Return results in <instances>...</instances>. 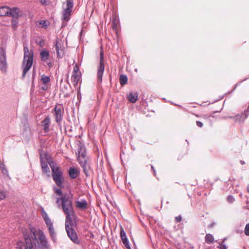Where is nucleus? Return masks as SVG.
Wrapping results in <instances>:
<instances>
[{"label":"nucleus","mask_w":249,"mask_h":249,"mask_svg":"<svg viewBox=\"0 0 249 249\" xmlns=\"http://www.w3.org/2000/svg\"><path fill=\"white\" fill-rule=\"evenodd\" d=\"M25 245L19 249H35L37 248H47V241L43 232L40 229L37 231L35 227L30 226L29 230L23 232Z\"/></svg>","instance_id":"obj_1"},{"label":"nucleus","mask_w":249,"mask_h":249,"mask_svg":"<svg viewBox=\"0 0 249 249\" xmlns=\"http://www.w3.org/2000/svg\"><path fill=\"white\" fill-rule=\"evenodd\" d=\"M56 203L61 202L63 212L66 214L65 223L73 222L72 217L75 215L72 205V201L69 195H63L57 198Z\"/></svg>","instance_id":"obj_2"},{"label":"nucleus","mask_w":249,"mask_h":249,"mask_svg":"<svg viewBox=\"0 0 249 249\" xmlns=\"http://www.w3.org/2000/svg\"><path fill=\"white\" fill-rule=\"evenodd\" d=\"M33 53L32 51L29 52L27 46H24V59L23 61V74L24 77L26 73L30 70L33 64Z\"/></svg>","instance_id":"obj_3"},{"label":"nucleus","mask_w":249,"mask_h":249,"mask_svg":"<svg viewBox=\"0 0 249 249\" xmlns=\"http://www.w3.org/2000/svg\"><path fill=\"white\" fill-rule=\"evenodd\" d=\"M73 7V0H67L66 7L63 9L62 12V26H66L67 22L70 20Z\"/></svg>","instance_id":"obj_4"},{"label":"nucleus","mask_w":249,"mask_h":249,"mask_svg":"<svg viewBox=\"0 0 249 249\" xmlns=\"http://www.w3.org/2000/svg\"><path fill=\"white\" fill-rule=\"evenodd\" d=\"M19 9L14 7L12 9L6 6L0 7V17H10L17 18L19 16Z\"/></svg>","instance_id":"obj_5"},{"label":"nucleus","mask_w":249,"mask_h":249,"mask_svg":"<svg viewBox=\"0 0 249 249\" xmlns=\"http://www.w3.org/2000/svg\"><path fill=\"white\" fill-rule=\"evenodd\" d=\"M73 222L65 223V229L68 237L75 244H79L80 241L78 239L75 230L72 228Z\"/></svg>","instance_id":"obj_6"},{"label":"nucleus","mask_w":249,"mask_h":249,"mask_svg":"<svg viewBox=\"0 0 249 249\" xmlns=\"http://www.w3.org/2000/svg\"><path fill=\"white\" fill-rule=\"evenodd\" d=\"M52 177L56 185L59 188H63V173L60 169H53Z\"/></svg>","instance_id":"obj_7"},{"label":"nucleus","mask_w":249,"mask_h":249,"mask_svg":"<svg viewBox=\"0 0 249 249\" xmlns=\"http://www.w3.org/2000/svg\"><path fill=\"white\" fill-rule=\"evenodd\" d=\"M105 70V65L104 63V52L101 51L100 53V63L97 68V82L101 84L102 81V77Z\"/></svg>","instance_id":"obj_8"},{"label":"nucleus","mask_w":249,"mask_h":249,"mask_svg":"<svg viewBox=\"0 0 249 249\" xmlns=\"http://www.w3.org/2000/svg\"><path fill=\"white\" fill-rule=\"evenodd\" d=\"M55 118V121L59 126H61V123L63 120L64 111L61 110L60 107L56 106L52 111Z\"/></svg>","instance_id":"obj_9"},{"label":"nucleus","mask_w":249,"mask_h":249,"mask_svg":"<svg viewBox=\"0 0 249 249\" xmlns=\"http://www.w3.org/2000/svg\"><path fill=\"white\" fill-rule=\"evenodd\" d=\"M78 145V161L79 162L80 160H87L86 158V148L83 143L80 141L77 142Z\"/></svg>","instance_id":"obj_10"},{"label":"nucleus","mask_w":249,"mask_h":249,"mask_svg":"<svg viewBox=\"0 0 249 249\" xmlns=\"http://www.w3.org/2000/svg\"><path fill=\"white\" fill-rule=\"evenodd\" d=\"M249 115V106L248 108L241 113V115L238 114L234 117L229 116L227 118L233 119L236 123H243Z\"/></svg>","instance_id":"obj_11"},{"label":"nucleus","mask_w":249,"mask_h":249,"mask_svg":"<svg viewBox=\"0 0 249 249\" xmlns=\"http://www.w3.org/2000/svg\"><path fill=\"white\" fill-rule=\"evenodd\" d=\"M82 167L84 173L86 177H89L92 172L89 163L87 161V160H80L79 162Z\"/></svg>","instance_id":"obj_12"},{"label":"nucleus","mask_w":249,"mask_h":249,"mask_svg":"<svg viewBox=\"0 0 249 249\" xmlns=\"http://www.w3.org/2000/svg\"><path fill=\"white\" fill-rule=\"evenodd\" d=\"M41 125L45 133H48L50 131L51 119L49 116H46L41 122Z\"/></svg>","instance_id":"obj_13"},{"label":"nucleus","mask_w":249,"mask_h":249,"mask_svg":"<svg viewBox=\"0 0 249 249\" xmlns=\"http://www.w3.org/2000/svg\"><path fill=\"white\" fill-rule=\"evenodd\" d=\"M54 47L55 48L57 57L58 58H62L64 55V48L59 43V40L56 39L54 42Z\"/></svg>","instance_id":"obj_14"},{"label":"nucleus","mask_w":249,"mask_h":249,"mask_svg":"<svg viewBox=\"0 0 249 249\" xmlns=\"http://www.w3.org/2000/svg\"><path fill=\"white\" fill-rule=\"evenodd\" d=\"M78 68L74 67L73 74L71 76V81L74 86H76L80 79V76L78 73Z\"/></svg>","instance_id":"obj_15"},{"label":"nucleus","mask_w":249,"mask_h":249,"mask_svg":"<svg viewBox=\"0 0 249 249\" xmlns=\"http://www.w3.org/2000/svg\"><path fill=\"white\" fill-rule=\"evenodd\" d=\"M40 162L43 173L45 174L49 173L50 170L48 165V163L46 160H44L41 156L40 157Z\"/></svg>","instance_id":"obj_16"},{"label":"nucleus","mask_w":249,"mask_h":249,"mask_svg":"<svg viewBox=\"0 0 249 249\" xmlns=\"http://www.w3.org/2000/svg\"><path fill=\"white\" fill-rule=\"evenodd\" d=\"M69 175L72 179L76 178L79 174L78 170L74 167H71L69 170Z\"/></svg>","instance_id":"obj_17"},{"label":"nucleus","mask_w":249,"mask_h":249,"mask_svg":"<svg viewBox=\"0 0 249 249\" xmlns=\"http://www.w3.org/2000/svg\"><path fill=\"white\" fill-rule=\"evenodd\" d=\"M138 98V94L137 92L130 93L127 95V99L128 101L132 103H135L137 102Z\"/></svg>","instance_id":"obj_18"},{"label":"nucleus","mask_w":249,"mask_h":249,"mask_svg":"<svg viewBox=\"0 0 249 249\" xmlns=\"http://www.w3.org/2000/svg\"><path fill=\"white\" fill-rule=\"evenodd\" d=\"M87 202L85 199H83L81 201H76V206L77 208L80 209H85L87 207Z\"/></svg>","instance_id":"obj_19"},{"label":"nucleus","mask_w":249,"mask_h":249,"mask_svg":"<svg viewBox=\"0 0 249 249\" xmlns=\"http://www.w3.org/2000/svg\"><path fill=\"white\" fill-rule=\"evenodd\" d=\"M41 59L43 62H46L49 58L50 54L48 51L43 50L40 52Z\"/></svg>","instance_id":"obj_20"},{"label":"nucleus","mask_w":249,"mask_h":249,"mask_svg":"<svg viewBox=\"0 0 249 249\" xmlns=\"http://www.w3.org/2000/svg\"><path fill=\"white\" fill-rule=\"evenodd\" d=\"M3 58L0 60L1 64L2 66L0 68V69L3 71H5L6 69V55L4 52L2 53Z\"/></svg>","instance_id":"obj_21"},{"label":"nucleus","mask_w":249,"mask_h":249,"mask_svg":"<svg viewBox=\"0 0 249 249\" xmlns=\"http://www.w3.org/2000/svg\"><path fill=\"white\" fill-rule=\"evenodd\" d=\"M49 232L50 236L53 242L55 241L56 240V233L55 232L53 226L52 227H48Z\"/></svg>","instance_id":"obj_22"},{"label":"nucleus","mask_w":249,"mask_h":249,"mask_svg":"<svg viewBox=\"0 0 249 249\" xmlns=\"http://www.w3.org/2000/svg\"><path fill=\"white\" fill-rule=\"evenodd\" d=\"M127 77L126 75L121 74L120 76V83L122 86L125 85L127 82Z\"/></svg>","instance_id":"obj_23"},{"label":"nucleus","mask_w":249,"mask_h":249,"mask_svg":"<svg viewBox=\"0 0 249 249\" xmlns=\"http://www.w3.org/2000/svg\"><path fill=\"white\" fill-rule=\"evenodd\" d=\"M0 169L3 175L8 176V172L3 163H0Z\"/></svg>","instance_id":"obj_24"},{"label":"nucleus","mask_w":249,"mask_h":249,"mask_svg":"<svg viewBox=\"0 0 249 249\" xmlns=\"http://www.w3.org/2000/svg\"><path fill=\"white\" fill-rule=\"evenodd\" d=\"M214 241L213 236L211 234H207L205 236V242L208 244H211Z\"/></svg>","instance_id":"obj_25"},{"label":"nucleus","mask_w":249,"mask_h":249,"mask_svg":"<svg viewBox=\"0 0 249 249\" xmlns=\"http://www.w3.org/2000/svg\"><path fill=\"white\" fill-rule=\"evenodd\" d=\"M41 80L43 84H46L50 82V78L44 74L41 76Z\"/></svg>","instance_id":"obj_26"},{"label":"nucleus","mask_w":249,"mask_h":249,"mask_svg":"<svg viewBox=\"0 0 249 249\" xmlns=\"http://www.w3.org/2000/svg\"><path fill=\"white\" fill-rule=\"evenodd\" d=\"M44 220L48 228L53 226V223L52 222L51 219L49 217L46 218Z\"/></svg>","instance_id":"obj_27"},{"label":"nucleus","mask_w":249,"mask_h":249,"mask_svg":"<svg viewBox=\"0 0 249 249\" xmlns=\"http://www.w3.org/2000/svg\"><path fill=\"white\" fill-rule=\"evenodd\" d=\"M61 188H58L56 187H54L53 188V191L54 192V193L57 195H59V196H62V192L61 190Z\"/></svg>","instance_id":"obj_28"},{"label":"nucleus","mask_w":249,"mask_h":249,"mask_svg":"<svg viewBox=\"0 0 249 249\" xmlns=\"http://www.w3.org/2000/svg\"><path fill=\"white\" fill-rule=\"evenodd\" d=\"M12 27L13 29H15L17 28L18 25V21L17 19H13L11 22Z\"/></svg>","instance_id":"obj_29"},{"label":"nucleus","mask_w":249,"mask_h":249,"mask_svg":"<svg viewBox=\"0 0 249 249\" xmlns=\"http://www.w3.org/2000/svg\"><path fill=\"white\" fill-rule=\"evenodd\" d=\"M235 200L234 197L231 195H229L227 197V201L229 203H233Z\"/></svg>","instance_id":"obj_30"},{"label":"nucleus","mask_w":249,"mask_h":249,"mask_svg":"<svg viewBox=\"0 0 249 249\" xmlns=\"http://www.w3.org/2000/svg\"><path fill=\"white\" fill-rule=\"evenodd\" d=\"M49 165L51 168L52 171H53V169H56L59 168L58 167L56 166V164L53 161H51L49 162Z\"/></svg>","instance_id":"obj_31"},{"label":"nucleus","mask_w":249,"mask_h":249,"mask_svg":"<svg viewBox=\"0 0 249 249\" xmlns=\"http://www.w3.org/2000/svg\"><path fill=\"white\" fill-rule=\"evenodd\" d=\"M6 193L3 191H0V199L3 200L6 198Z\"/></svg>","instance_id":"obj_32"},{"label":"nucleus","mask_w":249,"mask_h":249,"mask_svg":"<svg viewBox=\"0 0 249 249\" xmlns=\"http://www.w3.org/2000/svg\"><path fill=\"white\" fill-rule=\"evenodd\" d=\"M245 234L247 236H249V223L246 224L245 230H244Z\"/></svg>","instance_id":"obj_33"},{"label":"nucleus","mask_w":249,"mask_h":249,"mask_svg":"<svg viewBox=\"0 0 249 249\" xmlns=\"http://www.w3.org/2000/svg\"><path fill=\"white\" fill-rule=\"evenodd\" d=\"M41 215L43 218V219H45L46 218L49 217L47 213H46V212L43 209H42V212H41Z\"/></svg>","instance_id":"obj_34"},{"label":"nucleus","mask_w":249,"mask_h":249,"mask_svg":"<svg viewBox=\"0 0 249 249\" xmlns=\"http://www.w3.org/2000/svg\"><path fill=\"white\" fill-rule=\"evenodd\" d=\"M40 3L43 5H48L49 4V0H40Z\"/></svg>","instance_id":"obj_35"},{"label":"nucleus","mask_w":249,"mask_h":249,"mask_svg":"<svg viewBox=\"0 0 249 249\" xmlns=\"http://www.w3.org/2000/svg\"><path fill=\"white\" fill-rule=\"evenodd\" d=\"M111 26H112V28L114 30H116L117 28V22L115 21H114V20L112 22Z\"/></svg>","instance_id":"obj_36"},{"label":"nucleus","mask_w":249,"mask_h":249,"mask_svg":"<svg viewBox=\"0 0 249 249\" xmlns=\"http://www.w3.org/2000/svg\"><path fill=\"white\" fill-rule=\"evenodd\" d=\"M218 248H219L220 249H227L226 245L222 243H219Z\"/></svg>","instance_id":"obj_37"},{"label":"nucleus","mask_w":249,"mask_h":249,"mask_svg":"<svg viewBox=\"0 0 249 249\" xmlns=\"http://www.w3.org/2000/svg\"><path fill=\"white\" fill-rule=\"evenodd\" d=\"M182 220V217L180 215L176 217L175 220L177 223L180 222Z\"/></svg>","instance_id":"obj_38"},{"label":"nucleus","mask_w":249,"mask_h":249,"mask_svg":"<svg viewBox=\"0 0 249 249\" xmlns=\"http://www.w3.org/2000/svg\"><path fill=\"white\" fill-rule=\"evenodd\" d=\"M247 198L246 204L247 206H246V208L248 210H249V197L246 196Z\"/></svg>","instance_id":"obj_39"},{"label":"nucleus","mask_w":249,"mask_h":249,"mask_svg":"<svg viewBox=\"0 0 249 249\" xmlns=\"http://www.w3.org/2000/svg\"><path fill=\"white\" fill-rule=\"evenodd\" d=\"M124 235H126L125 232L123 228L121 227L120 231V236H124Z\"/></svg>","instance_id":"obj_40"},{"label":"nucleus","mask_w":249,"mask_h":249,"mask_svg":"<svg viewBox=\"0 0 249 249\" xmlns=\"http://www.w3.org/2000/svg\"><path fill=\"white\" fill-rule=\"evenodd\" d=\"M39 23L42 25V27H45L47 26V23L45 20H41Z\"/></svg>","instance_id":"obj_41"},{"label":"nucleus","mask_w":249,"mask_h":249,"mask_svg":"<svg viewBox=\"0 0 249 249\" xmlns=\"http://www.w3.org/2000/svg\"><path fill=\"white\" fill-rule=\"evenodd\" d=\"M196 125L199 127H202L203 125V123L200 121H196Z\"/></svg>","instance_id":"obj_42"},{"label":"nucleus","mask_w":249,"mask_h":249,"mask_svg":"<svg viewBox=\"0 0 249 249\" xmlns=\"http://www.w3.org/2000/svg\"><path fill=\"white\" fill-rule=\"evenodd\" d=\"M47 89H48V87L46 84H44V85L43 86H42V87H41V89L43 90H47Z\"/></svg>","instance_id":"obj_43"},{"label":"nucleus","mask_w":249,"mask_h":249,"mask_svg":"<svg viewBox=\"0 0 249 249\" xmlns=\"http://www.w3.org/2000/svg\"><path fill=\"white\" fill-rule=\"evenodd\" d=\"M47 66L49 68H51L53 66V63L52 62H49L47 63Z\"/></svg>","instance_id":"obj_44"},{"label":"nucleus","mask_w":249,"mask_h":249,"mask_svg":"<svg viewBox=\"0 0 249 249\" xmlns=\"http://www.w3.org/2000/svg\"><path fill=\"white\" fill-rule=\"evenodd\" d=\"M120 237H121V240H122V241H124L125 240H127L128 239L126 235H124V236H120Z\"/></svg>","instance_id":"obj_45"},{"label":"nucleus","mask_w":249,"mask_h":249,"mask_svg":"<svg viewBox=\"0 0 249 249\" xmlns=\"http://www.w3.org/2000/svg\"><path fill=\"white\" fill-rule=\"evenodd\" d=\"M122 242H123V244L124 245H126V244L129 243V241H128V239L127 240H125L124 241H122Z\"/></svg>","instance_id":"obj_46"},{"label":"nucleus","mask_w":249,"mask_h":249,"mask_svg":"<svg viewBox=\"0 0 249 249\" xmlns=\"http://www.w3.org/2000/svg\"><path fill=\"white\" fill-rule=\"evenodd\" d=\"M124 246L127 249H131L129 243L126 244V245H124Z\"/></svg>","instance_id":"obj_47"},{"label":"nucleus","mask_w":249,"mask_h":249,"mask_svg":"<svg viewBox=\"0 0 249 249\" xmlns=\"http://www.w3.org/2000/svg\"><path fill=\"white\" fill-rule=\"evenodd\" d=\"M124 246L127 249H131L129 243L126 244V245H124Z\"/></svg>","instance_id":"obj_48"},{"label":"nucleus","mask_w":249,"mask_h":249,"mask_svg":"<svg viewBox=\"0 0 249 249\" xmlns=\"http://www.w3.org/2000/svg\"><path fill=\"white\" fill-rule=\"evenodd\" d=\"M151 168L153 170V172H154V175L155 176L156 175V171L154 168V167L153 166V165H151Z\"/></svg>","instance_id":"obj_49"},{"label":"nucleus","mask_w":249,"mask_h":249,"mask_svg":"<svg viewBox=\"0 0 249 249\" xmlns=\"http://www.w3.org/2000/svg\"><path fill=\"white\" fill-rule=\"evenodd\" d=\"M246 80V79H244L242 81H241L239 83H237L236 85H235V88H234V89L237 87V86L240 83H241L242 81H244Z\"/></svg>","instance_id":"obj_50"},{"label":"nucleus","mask_w":249,"mask_h":249,"mask_svg":"<svg viewBox=\"0 0 249 249\" xmlns=\"http://www.w3.org/2000/svg\"><path fill=\"white\" fill-rule=\"evenodd\" d=\"M247 192L249 193V184H248L247 185Z\"/></svg>","instance_id":"obj_51"},{"label":"nucleus","mask_w":249,"mask_h":249,"mask_svg":"<svg viewBox=\"0 0 249 249\" xmlns=\"http://www.w3.org/2000/svg\"><path fill=\"white\" fill-rule=\"evenodd\" d=\"M239 196L242 197L243 196V194L242 193H241L240 194H239Z\"/></svg>","instance_id":"obj_52"},{"label":"nucleus","mask_w":249,"mask_h":249,"mask_svg":"<svg viewBox=\"0 0 249 249\" xmlns=\"http://www.w3.org/2000/svg\"><path fill=\"white\" fill-rule=\"evenodd\" d=\"M241 163L242 164H244L245 163V162L244 161H241Z\"/></svg>","instance_id":"obj_53"}]
</instances>
